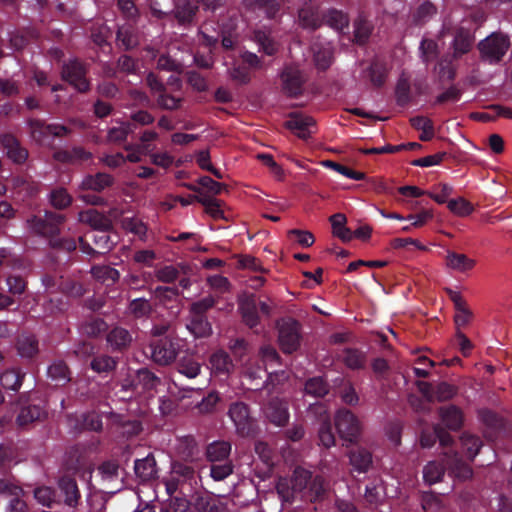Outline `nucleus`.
Wrapping results in <instances>:
<instances>
[{
    "label": "nucleus",
    "instance_id": "63",
    "mask_svg": "<svg viewBox=\"0 0 512 512\" xmlns=\"http://www.w3.org/2000/svg\"><path fill=\"white\" fill-rule=\"evenodd\" d=\"M130 132V127L128 124L121 123L117 127H112L108 132L109 140L117 142L122 141L126 138L128 133Z\"/></svg>",
    "mask_w": 512,
    "mask_h": 512
},
{
    "label": "nucleus",
    "instance_id": "16",
    "mask_svg": "<svg viewBox=\"0 0 512 512\" xmlns=\"http://www.w3.org/2000/svg\"><path fill=\"white\" fill-rule=\"evenodd\" d=\"M1 145L6 150L8 158L15 163L24 162L27 157V151L19 146L18 141L12 135H4L0 139Z\"/></svg>",
    "mask_w": 512,
    "mask_h": 512
},
{
    "label": "nucleus",
    "instance_id": "49",
    "mask_svg": "<svg viewBox=\"0 0 512 512\" xmlns=\"http://www.w3.org/2000/svg\"><path fill=\"white\" fill-rule=\"evenodd\" d=\"M323 165L325 167H328V168H331V169L337 171L338 173L344 175L345 177H347L349 179L362 180L365 178L364 173L359 172V171H354L346 166L340 165L333 161H324Z\"/></svg>",
    "mask_w": 512,
    "mask_h": 512
},
{
    "label": "nucleus",
    "instance_id": "18",
    "mask_svg": "<svg viewBox=\"0 0 512 512\" xmlns=\"http://www.w3.org/2000/svg\"><path fill=\"white\" fill-rule=\"evenodd\" d=\"M59 490L64 496V503L70 507H75L80 499V492L74 479L62 477L58 483Z\"/></svg>",
    "mask_w": 512,
    "mask_h": 512
},
{
    "label": "nucleus",
    "instance_id": "55",
    "mask_svg": "<svg viewBox=\"0 0 512 512\" xmlns=\"http://www.w3.org/2000/svg\"><path fill=\"white\" fill-rule=\"evenodd\" d=\"M51 204L59 209L67 207L71 203V197L64 189H56L50 194Z\"/></svg>",
    "mask_w": 512,
    "mask_h": 512
},
{
    "label": "nucleus",
    "instance_id": "56",
    "mask_svg": "<svg viewBox=\"0 0 512 512\" xmlns=\"http://www.w3.org/2000/svg\"><path fill=\"white\" fill-rule=\"evenodd\" d=\"M115 367V361L109 356H99L92 360L91 368L98 372H108Z\"/></svg>",
    "mask_w": 512,
    "mask_h": 512
},
{
    "label": "nucleus",
    "instance_id": "43",
    "mask_svg": "<svg viewBox=\"0 0 512 512\" xmlns=\"http://www.w3.org/2000/svg\"><path fill=\"white\" fill-rule=\"evenodd\" d=\"M461 443L463 449L466 451L467 457L470 459H473L477 455L481 447L480 439L469 434H463L461 437Z\"/></svg>",
    "mask_w": 512,
    "mask_h": 512
},
{
    "label": "nucleus",
    "instance_id": "15",
    "mask_svg": "<svg viewBox=\"0 0 512 512\" xmlns=\"http://www.w3.org/2000/svg\"><path fill=\"white\" fill-rule=\"evenodd\" d=\"M209 367L213 375L227 377L232 372L234 365L227 353L217 351L211 355Z\"/></svg>",
    "mask_w": 512,
    "mask_h": 512
},
{
    "label": "nucleus",
    "instance_id": "35",
    "mask_svg": "<svg viewBox=\"0 0 512 512\" xmlns=\"http://www.w3.org/2000/svg\"><path fill=\"white\" fill-rule=\"evenodd\" d=\"M44 415L42 409L36 405L25 407L17 417L18 424L23 426L39 420Z\"/></svg>",
    "mask_w": 512,
    "mask_h": 512
},
{
    "label": "nucleus",
    "instance_id": "54",
    "mask_svg": "<svg viewBox=\"0 0 512 512\" xmlns=\"http://www.w3.org/2000/svg\"><path fill=\"white\" fill-rule=\"evenodd\" d=\"M122 226L129 232L142 238L146 233V226L134 217H125L122 220Z\"/></svg>",
    "mask_w": 512,
    "mask_h": 512
},
{
    "label": "nucleus",
    "instance_id": "40",
    "mask_svg": "<svg viewBox=\"0 0 512 512\" xmlns=\"http://www.w3.org/2000/svg\"><path fill=\"white\" fill-rule=\"evenodd\" d=\"M48 375L53 381H55L58 384L65 383L69 380L68 368L61 361L55 362L51 366H49Z\"/></svg>",
    "mask_w": 512,
    "mask_h": 512
},
{
    "label": "nucleus",
    "instance_id": "22",
    "mask_svg": "<svg viewBox=\"0 0 512 512\" xmlns=\"http://www.w3.org/2000/svg\"><path fill=\"white\" fill-rule=\"evenodd\" d=\"M187 329L196 338L207 337L211 334L212 328L202 316L193 314L192 319L187 323Z\"/></svg>",
    "mask_w": 512,
    "mask_h": 512
},
{
    "label": "nucleus",
    "instance_id": "39",
    "mask_svg": "<svg viewBox=\"0 0 512 512\" xmlns=\"http://www.w3.org/2000/svg\"><path fill=\"white\" fill-rule=\"evenodd\" d=\"M327 24L333 29L342 32L348 27V17L341 11L331 10L326 16Z\"/></svg>",
    "mask_w": 512,
    "mask_h": 512
},
{
    "label": "nucleus",
    "instance_id": "61",
    "mask_svg": "<svg viewBox=\"0 0 512 512\" xmlns=\"http://www.w3.org/2000/svg\"><path fill=\"white\" fill-rule=\"evenodd\" d=\"M117 40L126 48L130 49L137 44L135 36L127 28H120L117 33Z\"/></svg>",
    "mask_w": 512,
    "mask_h": 512
},
{
    "label": "nucleus",
    "instance_id": "10",
    "mask_svg": "<svg viewBox=\"0 0 512 512\" xmlns=\"http://www.w3.org/2000/svg\"><path fill=\"white\" fill-rule=\"evenodd\" d=\"M283 91L289 96H297L302 92L304 76L297 67H286L281 75Z\"/></svg>",
    "mask_w": 512,
    "mask_h": 512
},
{
    "label": "nucleus",
    "instance_id": "8",
    "mask_svg": "<svg viewBox=\"0 0 512 512\" xmlns=\"http://www.w3.org/2000/svg\"><path fill=\"white\" fill-rule=\"evenodd\" d=\"M285 125L301 139H308L315 131L314 119L300 113H292Z\"/></svg>",
    "mask_w": 512,
    "mask_h": 512
},
{
    "label": "nucleus",
    "instance_id": "38",
    "mask_svg": "<svg viewBox=\"0 0 512 512\" xmlns=\"http://www.w3.org/2000/svg\"><path fill=\"white\" fill-rule=\"evenodd\" d=\"M38 350L37 341L33 336H21L18 340V352L22 357H32Z\"/></svg>",
    "mask_w": 512,
    "mask_h": 512
},
{
    "label": "nucleus",
    "instance_id": "21",
    "mask_svg": "<svg viewBox=\"0 0 512 512\" xmlns=\"http://www.w3.org/2000/svg\"><path fill=\"white\" fill-rule=\"evenodd\" d=\"M112 184V177L105 173L86 176L81 183L82 189L101 191Z\"/></svg>",
    "mask_w": 512,
    "mask_h": 512
},
{
    "label": "nucleus",
    "instance_id": "48",
    "mask_svg": "<svg viewBox=\"0 0 512 512\" xmlns=\"http://www.w3.org/2000/svg\"><path fill=\"white\" fill-rule=\"evenodd\" d=\"M371 33V26L367 20L360 17L354 23V38L358 43L365 42Z\"/></svg>",
    "mask_w": 512,
    "mask_h": 512
},
{
    "label": "nucleus",
    "instance_id": "11",
    "mask_svg": "<svg viewBox=\"0 0 512 512\" xmlns=\"http://www.w3.org/2000/svg\"><path fill=\"white\" fill-rule=\"evenodd\" d=\"M265 417L276 426H283L289 419L288 406L286 402L274 398L263 408Z\"/></svg>",
    "mask_w": 512,
    "mask_h": 512
},
{
    "label": "nucleus",
    "instance_id": "52",
    "mask_svg": "<svg viewBox=\"0 0 512 512\" xmlns=\"http://www.w3.org/2000/svg\"><path fill=\"white\" fill-rule=\"evenodd\" d=\"M255 40L267 55H273L276 50V44L270 39L265 31H258L255 33Z\"/></svg>",
    "mask_w": 512,
    "mask_h": 512
},
{
    "label": "nucleus",
    "instance_id": "53",
    "mask_svg": "<svg viewBox=\"0 0 512 512\" xmlns=\"http://www.w3.org/2000/svg\"><path fill=\"white\" fill-rule=\"evenodd\" d=\"M92 274L97 279L111 282H115L119 277L118 271L108 266L93 267Z\"/></svg>",
    "mask_w": 512,
    "mask_h": 512
},
{
    "label": "nucleus",
    "instance_id": "47",
    "mask_svg": "<svg viewBox=\"0 0 512 512\" xmlns=\"http://www.w3.org/2000/svg\"><path fill=\"white\" fill-rule=\"evenodd\" d=\"M198 201L204 205L206 212L213 218H222L223 210L221 209L220 202L210 196H201Z\"/></svg>",
    "mask_w": 512,
    "mask_h": 512
},
{
    "label": "nucleus",
    "instance_id": "45",
    "mask_svg": "<svg viewBox=\"0 0 512 512\" xmlns=\"http://www.w3.org/2000/svg\"><path fill=\"white\" fill-rule=\"evenodd\" d=\"M327 385L320 377H315L306 382L305 392L315 397H322L327 393Z\"/></svg>",
    "mask_w": 512,
    "mask_h": 512
},
{
    "label": "nucleus",
    "instance_id": "46",
    "mask_svg": "<svg viewBox=\"0 0 512 512\" xmlns=\"http://www.w3.org/2000/svg\"><path fill=\"white\" fill-rule=\"evenodd\" d=\"M439 50V45L437 42L431 39H424L420 45L421 57L424 62L428 63L433 61Z\"/></svg>",
    "mask_w": 512,
    "mask_h": 512
},
{
    "label": "nucleus",
    "instance_id": "41",
    "mask_svg": "<svg viewBox=\"0 0 512 512\" xmlns=\"http://www.w3.org/2000/svg\"><path fill=\"white\" fill-rule=\"evenodd\" d=\"M94 244L96 246V252L99 254L106 253L113 246V241L110 236L107 234L106 230H99L93 233L92 235Z\"/></svg>",
    "mask_w": 512,
    "mask_h": 512
},
{
    "label": "nucleus",
    "instance_id": "44",
    "mask_svg": "<svg viewBox=\"0 0 512 512\" xmlns=\"http://www.w3.org/2000/svg\"><path fill=\"white\" fill-rule=\"evenodd\" d=\"M240 310L242 313L243 320L245 323L250 326L254 327L257 324V313L255 304L253 301L246 300L240 303Z\"/></svg>",
    "mask_w": 512,
    "mask_h": 512
},
{
    "label": "nucleus",
    "instance_id": "9",
    "mask_svg": "<svg viewBox=\"0 0 512 512\" xmlns=\"http://www.w3.org/2000/svg\"><path fill=\"white\" fill-rule=\"evenodd\" d=\"M62 77L80 92L88 89L89 84L85 78L84 67L75 60L65 64L62 70Z\"/></svg>",
    "mask_w": 512,
    "mask_h": 512
},
{
    "label": "nucleus",
    "instance_id": "29",
    "mask_svg": "<svg viewBox=\"0 0 512 512\" xmlns=\"http://www.w3.org/2000/svg\"><path fill=\"white\" fill-rule=\"evenodd\" d=\"M449 462L451 464L450 474L458 480H466L472 476L471 468L467 464L463 463L458 458L457 454H454Z\"/></svg>",
    "mask_w": 512,
    "mask_h": 512
},
{
    "label": "nucleus",
    "instance_id": "17",
    "mask_svg": "<svg viewBox=\"0 0 512 512\" xmlns=\"http://www.w3.org/2000/svg\"><path fill=\"white\" fill-rule=\"evenodd\" d=\"M261 358H262V361L265 363L266 368L261 369L260 367H258L257 370H255V371H252L250 368H247L245 370V374L249 378H251V379L260 378L261 379L263 376L266 375L267 369L272 368L274 366V364H276L278 362V359H279L276 350L269 346H265L261 349Z\"/></svg>",
    "mask_w": 512,
    "mask_h": 512
},
{
    "label": "nucleus",
    "instance_id": "36",
    "mask_svg": "<svg viewBox=\"0 0 512 512\" xmlns=\"http://www.w3.org/2000/svg\"><path fill=\"white\" fill-rule=\"evenodd\" d=\"M107 341L111 346L121 348L131 341V336L128 331L123 328H114L108 334Z\"/></svg>",
    "mask_w": 512,
    "mask_h": 512
},
{
    "label": "nucleus",
    "instance_id": "19",
    "mask_svg": "<svg viewBox=\"0 0 512 512\" xmlns=\"http://www.w3.org/2000/svg\"><path fill=\"white\" fill-rule=\"evenodd\" d=\"M134 470L136 476L141 481H150L154 479L157 474L155 458L149 454L143 459L136 460Z\"/></svg>",
    "mask_w": 512,
    "mask_h": 512
},
{
    "label": "nucleus",
    "instance_id": "33",
    "mask_svg": "<svg viewBox=\"0 0 512 512\" xmlns=\"http://www.w3.org/2000/svg\"><path fill=\"white\" fill-rule=\"evenodd\" d=\"M436 438L439 439L440 444L443 446L448 445L451 442V437L438 429H435L433 433L424 432L421 436L420 443L422 447L429 448L433 446L436 441Z\"/></svg>",
    "mask_w": 512,
    "mask_h": 512
},
{
    "label": "nucleus",
    "instance_id": "37",
    "mask_svg": "<svg viewBox=\"0 0 512 512\" xmlns=\"http://www.w3.org/2000/svg\"><path fill=\"white\" fill-rule=\"evenodd\" d=\"M314 61L319 69H326L332 61V48L330 44H327L322 49H317L316 46L313 48Z\"/></svg>",
    "mask_w": 512,
    "mask_h": 512
},
{
    "label": "nucleus",
    "instance_id": "42",
    "mask_svg": "<svg viewBox=\"0 0 512 512\" xmlns=\"http://www.w3.org/2000/svg\"><path fill=\"white\" fill-rule=\"evenodd\" d=\"M90 157V153L79 147L73 148L71 151H61L55 154V158L59 161H84Z\"/></svg>",
    "mask_w": 512,
    "mask_h": 512
},
{
    "label": "nucleus",
    "instance_id": "1",
    "mask_svg": "<svg viewBox=\"0 0 512 512\" xmlns=\"http://www.w3.org/2000/svg\"><path fill=\"white\" fill-rule=\"evenodd\" d=\"M277 492L283 502H293L295 499L315 501L325 492L324 480L320 476L312 478L311 473L303 468H297L293 477L280 479Z\"/></svg>",
    "mask_w": 512,
    "mask_h": 512
},
{
    "label": "nucleus",
    "instance_id": "58",
    "mask_svg": "<svg viewBox=\"0 0 512 512\" xmlns=\"http://www.w3.org/2000/svg\"><path fill=\"white\" fill-rule=\"evenodd\" d=\"M343 361L349 368L357 369L362 367L364 357L362 353L356 350H346L343 355Z\"/></svg>",
    "mask_w": 512,
    "mask_h": 512
},
{
    "label": "nucleus",
    "instance_id": "31",
    "mask_svg": "<svg viewBox=\"0 0 512 512\" xmlns=\"http://www.w3.org/2000/svg\"><path fill=\"white\" fill-rule=\"evenodd\" d=\"M333 233L343 241H349L352 234L345 227L346 217L343 214H335L330 218Z\"/></svg>",
    "mask_w": 512,
    "mask_h": 512
},
{
    "label": "nucleus",
    "instance_id": "30",
    "mask_svg": "<svg viewBox=\"0 0 512 512\" xmlns=\"http://www.w3.org/2000/svg\"><path fill=\"white\" fill-rule=\"evenodd\" d=\"M412 126L421 131L420 139L428 141L434 136L432 121L426 117H415L411 119Z\"/></svg>",
    "mask_w": 512,
    "mask_h": 512
},
{
    "label": "nucleus",
    "instance_id": "32",
    "mask_svg": "<svg viewBox=\"0 0 512 512\" xmlns=\"http://www.w3.org/2000/svg\"><path fill=\"white\" fill-rule=\"evenodd\" d=\"M472 45V40L468 32H459L453 40L454 57H459L467 53Z\"/></svg>",
    "mask_w": 512,
    "mask_h": 512
},
{
    "label": "nucleus",
    "instance_id": "20",
    "mask_svg": "<svg viewBox=\"0 0 512 512\" xmlns=\"http://www.w3.org/2000/svg\"><path fill=\"white\" fill-rule=\"evenodd\" d=\"M79 221L90 225L96 231L107 230L111 225V219L103 216L94 209L79 213Z\"/></svg>",
    "mask_w": 512,
    "mask_h": 512
},
{
    "label": "nucleus",
    "instance_id": "57",
    "mask_svg": "<svg viewBox=\"0 0 512 512\" xmlns=\"http://www.w3.org/2000/svg\"><path fill=\"white\" fill-rule=\"evenodd\" d=\"M319 440L324 447H331L335 443L334 434L331 431L330 424L323 418V423L319 429Z\"/></svg>",
    "mask_w": 512,
    "mask_h": 512
},
{
    "label": "nucleus",
    "instance_id": "14",
    "mask_svg": "<svg viewBox=\"0 0 512 512\" xmlns=\"http://www.w3.org/2000/svg\"><path fill=\"white\" fill-rule=\"evenodd\" d=\"M30 127L32 137L38 142H43L49 136H62L67 133V128L63 125H44L37 120L31 121Z\"/></svg>",
    "mask_w": 512,
    "mask_h": 512
},
{
    "label": "nucleus",
    "instance_id": "3",
    "mask_svg": "<svg viewBox=\"0 0 512 512\" xmlns=\"http://www.w3.org/2000/svg\"><path fill=\"white\" fill-rule=\"evenodd\" d=\"M64 218L57 213L46 212L44 218L33 217L27 221L29 228L36 234L52 237L59 232V227Z\"/></svg>",
    "mask_w": 512,
    "mask_h": 512
},
{
    "label": "nucleus",
    "instance_id": "59",
    "mask_svg": "<svg viewBox=\"0 0 512 512\" xmlns=\"http://www.w3.org/2000/svg\"><path fill=\"white\" fill-rule=\"evenodd\" d=\"M232 473V465L229 462L223 464H213L211 466V477L216 481L225 479Z\"/></svg>",
    "mask_w": 512,
    "mask_h": 512
},
{
    "label": "nucleus",
    "instance_id": "4",
    "mask_svg": "<svg viewBox=\"0 0 512 512\" xmlns=\"http://www.w3.org/2000/svg\"><path fill=\"white\" fill-rule=\"evenodd\" d=\"M178 350V341L160 339L151 345V357L156 363L167 365L175 360Z\"/></svg>",
    "mask_w": 512,
    "mask_h": 512
},
{
    "label": "nucleus",
    "instance_id": "34",
    "mask_svg": "<svg viewBox=\"0 0 512 512\" xmlns=\"http://www.w3.org/2000/svg\"><path fill=\"white\" fill-rule=\"evenodd\" d=\"M448 209L459 217H466L473 212V206L464 198H457L448 201Z\"/></svg>",
    "mask_w": 512,
    "mask_h": 512
},
{
    "label": "nucleus",
    "instance_id": "28",
    "mask_svg": "<svg viewBox=\"0 0 512 512\" xmlns=\"http://www.w3.org/2000/svg\"><path fill=\"white\" fill-rule=\"evenodd\" d=\"M178 371L187 378H195L200 374L201 364L191 357H183L178 363Z\"/></svg>",
    "mask_w": 512,
    "mask_h": 512
},
{
    "label": "nucleus",
    "instance_id": "64",
    "mask_svg": "<svg viewBox=\"0 0 512 512\" xmlns=\"http://www.w3.org/2000/svg\"><path fill=\"white\" fill-rule=\"evenodd\" d=\"M98 472L103 480L110 481L117 476L118 465L114 462H105L99 467Z\"/></svg>",
    "mask_w": 512,
    "mask_h": 512
},
{
    "label": "nucleus",
    "instance_id": "27",
    "mask_svg": "<svg viewBox=\"0 0 512 512\" xmlns=\"http://www.w3.org/2000/svg\"><path fill=\"white\" fill-rule=\"evenodd\" d=\"M24 374L18 370H7L0 377V383L6 390L17 391L21 387Z\"/></svg>",
    "mask_w": 512,
    "mask_h": 512
},
{
    "label": "nucleus",
    "instance_id": "6",
    "mask_svg": "<svg viewBox=\"0 0 512 512\" xmlns=\"http://www.w3.org/2000/svg\"><path fill=\"white\" fill-rule=\"evenodd\" d=\"M300 344L299 327L295 321H283L279 326V345L283 352L292 353Z\"/></svg>",
    "mask_w": 512,
    "mask_h": 512
},
{
    "label": "nucleus",
    "instance_id": "23",
    "mask_svg": "<svg viewBox=\"0 0 512 512\" xmlns=\"http://www.w3.org/2000/svg\"><path fill=\"white\" fill-rule=\"evenodd\" d=\"M350 464L358 472H365L372 462L371 454L362 448H357L350 453Z\"/></svg>",
    "mask_w": 512,
    "mask_h": 512
},
{
    "label": "nucleus",
    "instance_id": "12",
    "mask_svg": "<svg viewBox=\"0 0 512 512\" xmlns=\"http://www.w3.org/2000/svg\"><path fill=\"white\" fill-rule=\"evenodd\" d=\"M228 415L240 434L245 435L249 433L252 420L248 407L244 403L237 402L232 404Z\"/></svg>",
    "mask_w": 512,
    "mask_h": 512
},
{
    "label": "nucleus",
    "instance_id": "13",
    "mask_svg": "<svg viewBox=\"0 0 512 512\" xmlns=\"http://www.w3.org/2000/svg\"><path fill=\"white\" fill-rule=\"evenodd\" d=\"M475 264L476 261L474 259L469 258L463 253H458L453 250H447L446 252L445 267L448 270L458 273H467L474 268Z\"/></svg>",
    "mask_w": 512,
    "mask_h": 512
},
{
    "label": "nucleus",
    "instance_id": "25",
    "mask_svg": "<svg viewBox=\"0 0 512 512\" xmlns=\"http://www.w3.org/2000/svg\"><path fill=\"white\" fill-rule=\"evenodd\" d=\"M440 417L443 424L449 429H458L462 425L463 417L459 409L454 406L442 408Z\"/></svg>",
    "mask_w": 512,
    "mask_h": 512
},
{
    "label": "nucleus",
    "instance_id": "60",
    "mask_svg": "<svg viewBox=\"0 0 512 512\" xmlns=\"http://www.w3.org/2000/svg\"><path fill=\"white\" fill-rule=\"evenodd\" d=\"M150 304L145 299H134L130 303V310L136 317H142L150 312Z\"/></svg>",
    "mask_w": 512,
    "mask_h": 512
},
{
    "label": "nucleus",
    "instance_id": "51",
    "mask_svg": "<svg viewBox=\"0 0 512 512\" xmlns=\"http://www.w3.org/2000/svg\"><path fill=\"white\" fill-rule=\"evenodd\" d=\"M299 20L301 24L307 28H316L319 25L318 16L312 7L300 9Z\"/></svg>",
    "mask_w": 512,
    "mask_h": 512
},
{
    "label": "nucleus",
    "instance_id": "62",
    "mask_svg": "<svg viewBox=\"0 0 512 512\" xmlns=\"http://www.w3.org/2000/svg\"><path fill=\"white\" fill-rule=\"evenodd\" d=\"M194 13L195 8L190 3H185L183 6L178 5L175 11L177 19L182 23L189 22Z\"/></svg>",
    "mask_w": 512,
    "mask_h": 512
},
{
    "label": "nucleus",
    "instance_id": "2",
    "mask_svg": "<svg viewBox=\"0 0 512 512\" xmlns=\"http://www.w3.org/2000/svg\"><path fill=\"white\" fill-rule=\"evenodd\" d=\"M509 47V38L501 33H492L479 43L481 58L491 64L499 62Z\"/></svg>",
    "mask_w": 512,
    "mask_h": 512
},
{
    "label": "nucleus",
    "instance_id": "7",
    "mask_svg": "<svg viewBox=\"0 0 512 512\" xmlns=\"http://www.w3.org/2000/svg\"><path fill=\"white\" fill-rule=\"evenodd\" d=\"M0 494L9 499L7 512H27V505L22 500L23 490L18 485L0 480Z\"/></svg>",
    "mask_w": 512,
    "mask_h": 512
},
{
    "label": "nucleus",
    "instance_id": "24",
    "mask_svg": "<svg viewBox=\"0 0 512 512\" xmlns=\"http://www.w3.org/2000/svg\"><path fill=\"white\" fill-rule=\"evenodd\" d=\"M231 451V445L225 441H215L207 447L209 461L215 463L225 460Z\"/></svg>",
    "mask_w": 512,
    "mask_h": 512
},
{
    "label": "nucleus",
    "instance_id": "26",
    "mask_svg": "<svg viewBox=\"0 0 512 512\" xmlns=\"http://www.w3.org/2000/svg\"><path fill=\"white\" fill-rule=\"evenodd\" d=\"M443 475V464L438 461H430L423 468V479L429 485L439 482Z\"/></svg>",
    "mask_w": 512,
    "mask_h": 512
},
{
    "label": "nucleus",
    "instance_id": "5",
    "mask_svg": "<svg viewBox=\"0 0 512 512\" xmlns=\"http://www.w3.org/2000/svg\"><path fill=\"white\" fill-rule=\"evenodd\" d=\"M335 425L340 437L345 441L352 442L359 435V422L350 411L340 410L336 415Z\"/></svg>",
    "mask_w": 512,
    "mask_h": 512
},
{
    "label": "nucleus",
    "instance_id": "50",
    "mask_svg": "<svg viewBox=\"0 0 512 512\" xmlns=\"http://www.w3.org/2000/svg\"><path fill=\"white\" fill-rule=\"evenodd\" d=\"M34 497L39 504L50 507L55 500V493L50 487L41 486L35 489Z\"/></svg>",
    "mask_w": 512,
    "mask_h": 512
}]
</instances>
